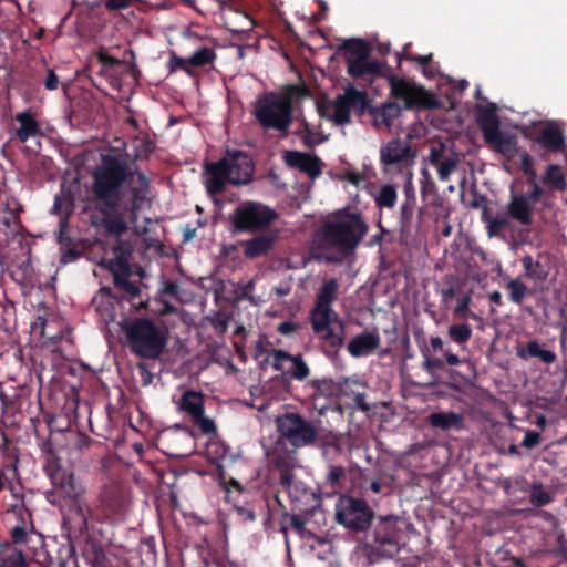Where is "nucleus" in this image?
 <instances>
[{"label": "nucleus", "mask_w": 567, "mask_h": 567, "mask_svg": "<svg viewBox=\"0 0 567 567\" xmlns=\"http://www.w3.org/2000/svg\"><path fill=\"white\" fill-rule=\"evenodd\" d=\"M106 10L121 11L132 7L135 0H102Z\"/></svg>", "instance_id": "obj_42"}, {"label": "nucleus", "mask_w": 567, "mask_h": 567, "mask_svg": "<svg viewBox=\"0 0 567 567\" xmlns=\"http://www.w3.org/2000/svg\"><path fill=\"white\" fill-rule=\"evenodd\" d=\"M543 183L554 189L565 192L567 182L563 168L559 165L550 164L543 176Z\"/></svg>", "instance_id": "obj_28"}, {"label": "nucleus", "mask_w": 567, "mask_h": 567, "mask_svg": "<svg viewBox=\"0 0 567 567\" xmlns=\"http://www.w3.org/2000/svg\"><path fill=\"white\" fill-rule=\"evenodd\" d=\"M522 264H523V267L526 271V275L529 277V278H540L539 275H537V272L535 271L534 269V266H539V262H534V259L532 256H525L523 259H522Z\"/></svg>", "instance_id": "obj_43"}, {"label": "nucleus", "mask_w": 567, "mask_h": 567, "mask_svg": "<svg viewBox=\"0 0 567 567\" xmlns=\"http://www.w3.org/2000/svg\"><path fill=\"white\" fill-rule=\"evenodd\" d=\"M470 305H471V296L466 295L458 301V303L455 308V312L458 315H462V316L466 315L470 310Z\"/></svg>", "instance_id": "obj_50"}, {"label": "nucleus", "mask_w": 567, "mask_h": 567, "mask_svg": "<svg viewBox=\"0 0 567 567\" xmlns=\"http://www.w3.org/2000/svg\"><path fill=\"white\" fill-rule=\"evenodd\" d=\"M298 135L301 138L302 143L308 147H313L315 145H318L323 141V138L320 137V134L317 131H315L306 121H302L300 123Z\"/></svg>", "instance_id": "obj_33"}, {"label": "nucleus", "mask_w": 567, "mask_h": 567, "mask_svg": "<svg viewBox=\"0 0 567 567\" xmlns=\"http://www.w3.org/2000/svg\"><path fill=\"white\" fill-rule=\"evenodd\" d=\"M368 103V95L353 86L348 87L342 95H339L333 105V117L338 124H346L350 121L351 109L360 106L364 109Z\"/></svg>", "instance_id": "obj_14"}, {"label": "nucleus", "mask_w": 567, "mask_h": 567, "mask_svg": "<svg viewBox=\"0 0 567 567\" xmlns=\"http://www.w3.org/2000/svg\"><path fill=\"white\" fill-rule=\"evenodd\" d=\"M488 299L491 302L496 305H502V295L499 291H493L488 295Z\"/></svg>", "instance_id": "obj_60"}, {"label": "nucleus", "mask_w": 567, "mask_h": 567, "mask_svg": "<svg viewBox=\"0 0 567 567\" xmlns=\"http://www.w3.org/2000/svg\"><path fill=\"white\" fill-rule=\"evenodd\" d=\"M449 337L457 344L466 343L472 337V328L468 323H457L449 327Z\"/></svg>", "instance_id": "obj_32"}, {"label": "nucleus", "mask_w": 567, "mask_h": 567, "mask_svg": "<svg viewBox=\"0 0 567 567\" xmlns=\"http://www.w3.org/2000/svg\"><path fill=\"white\" fill-rule=\"evenodd\" d=\"M290 524L298 532H301L305 527V520L297 515L291 517Z\"/></svg>", "instance_id": "obj_54"}, {"label": "nucleus", "mask_w": 567, "mask_h": 567, "mask_svg": "<svg viewBox=\"0 0 567 567\" xmlns=\"http://www.w3.org/2000/svg\"><path fill=\"white\" fill-rule=\"evenodd\" d=\"M185 4H187L188 7L195 9L196 11H198L199 13H204V11L202 10V8L198 6V0H182Z\"/></svg>", "instance_id": "obj_61"}, {"label": "nucleus", "mask_w": 567, "mask_h": 567, "mask_svg": "<svg viewBox=\"0 0 567 567\" xmlns=\"http://www.w3.org/2000/svg\"><path fill=\"white\" fill-rule=\"evenodd\" d=\"M396 197L398 196L395 187L393 185L388 184L381 187L375 198V203L380 208H392L396 203Z\"/></svg>", "instance_id": "obj_35"}, {"label": "nucleus", "mask_w": 567, "mask_h": 567, "mask_svg": "<svg viewBox=\"0 0 567 567\" xmlns=\"http://www.w3.org/2000/svg\"><path fill=\"white\" fill-rule=\"evenodd\" d=\"M336 518L347 528L365 530L372 523L373 512L365 501L341 495L336 505Z\"/></svg>", "instance_id": "obj_11"}, {"label": "nucleus", "mask_w": 567, "mask_h": 567, "mask_svg": "<svg viewBox=\"0 0 567 567\" xmlns=\"http://www.w3.org/2000/svg\"><path fill=\"white\" fill-rule=\"evenodd\" d=\"M540 442V434L537 433V432H534V431H528L525 436H524V440L522 442V445L526 449H533L535 447L536 445H538Z\"/></svg>", "instance_id": "obj_44"}, {"label": "nucleus", "mask_w": 567, "mask_h": 567, "mask_svg": "<svg viewBox=\"0 0 567 567\" xmlns=\"http://www.w3.org/2000/svg\"><path fill=\"white\" fill-rule=\"evenodd\" d=\"M424 368L432 372L434 370H442L444 368V361L437 358H427L424 361Z\"/></svg>", "instance_id": "obj_48"}, {"label": "nucleus", "mask_w": 567, "mask_h": 567, "mask_svg": "<svg viewBox=\"0 0 567 567\" xmlns=\"http://www.w3.org/2000/svg\"><path fill=\"white\" fill-rule=\"evenodd\" d=\"M339 282L336 278L323 280L316 295L311 311H332V303L338 298Z\"/></svg>", "instance_id": "obj_23"}, {"label": "nucleus", "mask_w": 567, "mask_h": 567, "mask_svg": "<svg viewBox=\"0 0 567 567\" xmlns=\"http://www.w3.org/2000/svg\"><path fill=\"white\" fill-rule=\"evenodd\" d=\"M478 125L484 141L492 150L502 154L507 159H512L518 154L516 136L502 132L499 130V121L495 116L482 118Z\"/></svg>", "instance_id": "obj_12"}, {"label": "nucleus", "mask_w": 567, "mask_h": 567, "mask_svg": "<svg viewBox=\"0 0 567 567\" xmlns=\"http://www.w3.org/2000/svg\"><path fill=\"white\" fill-rule=\"evenodd\" d=\"M44 85L50 91H53V90L58 89V86H59V78H58V75L55 74V72L53 70H49L48 71Z\"/></svg>", "instance_id": "obj_49"}, {"label": "nucleus", "mask_w": 567, "mask_h": 567, "mask_svg": "<svg viewBox=\"0 0 567 567\" xmlns=\"http://www.w3.org/2000/svg\"><path fill=\"white\" fill-rule=\"evenodd\" d=\"M14 120L19 125L14 130V137L20 143H25L30 138L42 135L41 125L32 110L17 113Z\"/></svg>", "instance_id": "obj_19"}, {"label": "nucleus", "mask_w": 567, "mask_h": 567, "mask_svg": "<svg viewBox=\"0 0 567 567\" xmlns=\"http://www.w3.org/2000/svg\"><path fill=\"white\" fill-rule=\"evenodd\" d=\"M536 142L550 152H561L566 146L564 132L555 123H548L539 132Z\"/></svg>", "instance_id": "obj_22"}, {"label": "nucleus", "mask_w": 567, "mask_h": 567, "mask_svg": "<svg viewBox=\"0 0 567 567\" xmlns=\"http://www.w3.org/2000/svg\"><path fill=\"white\" fill-rule=\"evenodd\" d=\"M99 60L103 63V64H109V65H113V64H116L118 61L109 55V54H105V53H100L99 55Z\"/></svg>", "instance_id": "obj_56"}, {"label": "nucleus", "mask_w": 567, "mask_h": 567, "mask_svg": "<svg viewBox=\"0 0 567 567\" xmlns=\"http://www.w3.org/2000/svg\"><path fill=\"white\" fill-rule=\"evenodd\" d=\"M553 501L551 494L542 483H533L530 486L529 502L535 507H542Z\"/></svg>", "instance_id": "obj_31"}, {"label": "nucleus", "mask_w": 567, "mask_h": 567, "mask_svg": "<svg viewBox=\"0 0 567 567\" xmlns=\"http://www.w3.org/2000/svg\"><path fill=\"white\" fill-rule=\"evenodd\" d=\"M310 323L315 334L324 347L338 351L344 343V322L334 311H310Z\"/></svg>", "instance_id": "obj_9"}, {"label": "nucleus", "mask_w": 567, "mask_h": 567, "mask_svg": "<svg viewBox=\"0 0 567 567\" xmlns=\"http://www.w3.org/2000/svg\"><path fill=\"white\" fill-rule=\"evenodd\" d=\"M454 165L449 162H441L437 166V174L440 179L446 181L450 177L451 172L453 171Z\"/></svg>", "instance_id": "obj_47"}, {"label": "nucleus", "mask_w": 567, "mask_h": 567, "mask_svg": "<svg viewBox=\"0 0 567 567\" xmlns=\"http://www.w3.org/2000/svg\"><path fill=\"white\" fill-rule=\"evenodd\" d=\"M279 439L295 449L315 444L319 437L316 422L305 419L296 412H287L276 417Z\"/></svg>", "instance_id": "obj_6"}, {"label": "nucleus", "mask_w": 567, "mask_h": 567, "mask_svg": "<svg viewBox=\"0 0 567 567\" xmlns=\"http://www.w3.org/2000/svg\"><path fill=\"white\" fill-rule=\"evenodd\" d=\"M507 215L523 226H529L533 221L534 207L529 198L523 194H514L506 206Z\"/></svg>", "instance_id": "obj_21"}, {"label": "nucleus", "mask_w": 567, "mask_h": 567, "mask_svg": "<svg viewBox=\"0 0 567 567\" xmlns=\"http://www.w3.org/2000/svg\"><path fill=\"white\" fill-rule=\"evenodd\" d=\"M255 173L252 159L238 150H227L225 155L215 162L204 165L205 186L209 194L218 195L225 192L227 185H248Z\"/></svg>", "instance_id": "obj_3"}, {"label": "nucleus", "mask_w": 567, "mask_h": 567, "mask_svg": "<svg viewBox=\"0 0 567 567\" xmlns=\"http://www.w3.org/2000/svg\"><path fill=\"white\" fill-rule=\"evenodd\" d=\"M381 343V338L377 329L364 331L353 337L347 346L348 352L353 358L367 357L374 352Z\"/></svg>", "instance_id": "obj_18"}, {"label": "nucleus", "mask_w": 567, "mask_h": 567, "mask_svg": "<svg viewBox=\"0 0 567 567\" xmlns=\"http://www.w3.org/2000/svg\"><path fill=\"white\" fill-rule=\"evenodd\" d=\"M75 444L79 449L87 447L90 445V439L86 435L79 433L76 435Z\"/></svg>", "instance_id": "obj_55"}, {"label": "nucleus", "mask_w": 567, "mask_h": 567, "mask_svg": "<svg viewBox=\"0 0 567 567\" xmlns=\"http://www.w3.org/2000/svg\"><path fill=\"white\" fill-rule=\"evenodd\" d=\"M120 287L123 291L130 295L132 298L138 296L141 293V289L134 282L124 280L120 284Z\"/></svg>", "instance_id": "obj_45"}, {"label": "nucleus", "mask_w": 567, "mask_h": 567, "mask_svg": "<svg viewBox=\"0 0 567 567\" xmlns=\"http://www.w3.org/2000/svg\"><path fill=\"white\" fill-rule=\"evenodd\" d=\"M543 190L539 187L537 183H533V188L528 195H526L527 198H529V203H536L542 197Z\"/></svg>", "instance_id": "obj_52"}, {"label": "nucleus", "mask_w": 567, "mask_h": 567, "mask_svg": "<svg viewBox=\"0 0 567 567\" xmlns=\"http://www.w3.org/2000/svg\"><path fill=\"white\" fill-rule=\"evenodd\" d=\"M509 298L513 302L519 305L527 296V287L520 279H511L507 282Z\"/></svg>", "instance_id": "obj_37"}, {"label": "nucleus", "mask_w": 567, "mask_h": 567, "mask_svg": "<svg viewBox=\"0 0 567 567\" xmlns=\"http://www.w3.org/2000/svg\"><path fill=\"white\" fill-rule=\"evenodd\" d=\"M410 60L419 63L422 66H425L430 63L431 55H416V56H412Z\"/></svg>", "instance_id": "obj_57"}, {"label": "nucleus", "mask_w": 567, "mask_h": 567, "mask_svg": "<svg viewBox=\"0 0 567 567\" xmlns=\"http://www.w3.org/2000/svg\"><path fill=\"white\" fill-rule=\"evenodd\" d=\"M269 357L272 358V367L277 371L284 370V363L286 361H290L292 363L291 369L288 371L291 378L302 381L309 375V368L307 363L303 361L301 354L291 355L284 350H272L269 353Z\"/></svg>", "instance_id": "obj_17"}, {"label": "nucleus", "mask_w": 567, "mask_h": 567, "mask_svg": "<svg viewBox=\"0 0 567 567\" xmlns=\"http://www.w3.org/2000/svg\"><path fill=\"white\" fill-rule=\"evenodd\" d=\"M520 156V167L523 173L528 176L530 179L535 181L536 171L534 168V161L532 156L526 152L519 153Z\"/></svg>", "instance_id": "obj_40"}, {"label": "nucleus", "mask_w": 567, "mask_h": 567, "mask_svg": "<svg viewBox=\"0 0 567 567\" xmlns=\"http://www.w3.org/2000/svg\"><path fill=\"white\" fill-rule=\"evenodd\" d=\"M369 226L360 213L338 209L324 217L312 238V251L328 261L340 260L352 252L368 234Z\"/></svg>", "instance_id": "obj_2"}, {"label": "nucleus", "mask_w": 567, "mask_h": 567, "mask_svg": "<svg viewBox=\"0 0 567 567\" xmlns=\"http://www.w3.org/2000/svg\"><path fill=\"white\" fill-rule=\"evenodd\" d=\"M278 218L271 207L259 202H244L230 215V223L235 231L257 233L267 229Z\"/></svg>", "instance_id": "obj_7"}, {"label": "nucleus", "mask_w": 567, "mask_h": 567, "mask_svg": "<svg viewBox=\"0 0 567 567\" xmlns=\"http://www.w3.org/2000/svg\"><path fill=\"white\" fill-rule=\"evenodd\" d=\"M92 193L103 205L90 215L93 227H102L110 236L121 237L138 210L147 202L150 181L144 173L132 169L124 150L109 147L100 154L92 171Z\"/></svg>", "instance_id": "obj_1"}, {"label": "nucleus", "mask_w": 567, "mask_h": 567, "mask_svg": "<svg viewBox=\"0 0 567 567\" xmlns=\"http://www.w3.org/2000/svg\"><path fill=\"white\" fill-rule=\"evenodd\" d=\"M123 330L131 351L140 358L158 359L166 348L167 332L150 319H134Z\"/></svg>", "instance_id": "obj_4"}, {"label": "nucleus", "mask_w": 567, "mask_h": 567, "mask_svg": "<svg viewBox=\"0 0 567 567\" xmlns=\"http://www.w3.org/2000/svg\"><path fill=\"white\" fill-rule=\"evenodd\" d=\"M507 215H496L486 218L487 229L489 235H499L511 229V220Z\"/></svg>", "instance_id": "obj_34"}, {"label": "nucleus", "mask_w": 567, "mask_h": 567, "mask_svg": "<svg viewBox=\"0 0 567 567\" xmlns=\"http://www.w3.org/2000/svg\"><path fill=\"white\" fill-rule=\"evenodd\" d=\"M252 115L264 130H275L286 136L292 122V103L288 95L268 93L259 96Z\"/></svg>", "instance_id": "obj_5"}, {"label": "nucleus", "mask_w": 567, "mask_h": 567, "mask_svg": "<svg viewBox=\"0 0 567 567\" xmlns=\"http://www.w3.org/2000/svg\"><path fill=\"white\" fill-rule=\"evenodd\" d=\"M347 72L353 78H360L363 75H374L380 72L379 64L372 61L368 55L362 59L348 61Z\"/></svg>", "instance_id": "obj_27"}, {"label": "nucleus", "mask_w": 567, "mask_h": 567, "mask_svg": "<svg viewBox=\"0 0 567 567\" xmlns=\"http://www.w3.org/2000/svg\"><path fill=\"white\" fill-rule=\"evenodd\" d=\"M430 344L434 351L443 349V340L440 337H432L430 339Z\"/></svg>", "instance_id": "obj_58"}, {"label": "nucleus", "mask_w": 567, "mask_h": 567, "mask_svg": "<svg viewBox=\"0 0 567 567\" xmlns=\"http://www.w3.org/2000/svg\"><path fill=\"white\" fill-rule=\"evenodd\" d=\"M326 381L324 380H313L311 382L312 386L316 388V389H320L322 384H324Z\"/></svg>", "instance_id": "obj_64"}, {"label": "nucleus", "mask_w": 567, "mask_h": 567, "mask_svg": "<svg viewBox=\"0 0 567 567\" xmlns=\"http://www.w3.org/2000/svg\"><path fill=\"white\" fill-rule=\"evenodd\" d=\"M389 84L392 97L402 102L405 109L431 110L440 105L433 93L411 80L393 75Z\"/></svg>", "instance_id": "obj_8"}, {"label": "nucleus", "mask_w": 567, "mask_h": 567, "mask_svg": "<svg viewBox=\"0 0 567 567\" xmlns=\"http://www.w3.org/2000/svg\"><path fill=\"white\" fill-rule=\"evenodd\" d=\"M284 159L288 166L298 168L310 178H317L322 173V162L316 155L298 151H287Z\"/></svg>", "instance_id": "obj_16"}, {"label": "nucleus", "mask_w": 567, "mask_h": 567, "mask_svg": "<svg viewBox=\"0 0 567 567\" xmlns=\"http://www.w3.org/2000/svg\"><path fill=\"white\" fill-rule=\"evenodd\" d=\"M167 66H168L169 73H174L177 70H182L189 76H194V74H195L194 70L190 66V62H188V58L185 59V58L178 56L175 53L171 54Z\"/></svg>", "instance_id": "obj_38"}, {"label": "nucleus", "mask_w": 567, "mask_h": 567, "mask_svg": "<svg viewBox=\"0 0 567 567\" xmlns=\"http://www.w3.org/2000/svg\"><path fill=\"white\" fill-rule=\"evenodd\" d=\"M166 292L169 293V295H175L176 290H177V286L174 285V284H168L166 286Z\"/></svg>", "instance_id": "obj_63"}, {"label": "nucleus", "mask_w": 567, "mask_h": 567, "mask_svg": "<svg viewBox=\"0 0 567 567\" xmlns=\"http://www.w3.org/2000/svg\"><path fill=\"white\" fill-rule=\"evenodd\" d=\"M370 488L374 493H380L381 492V484L379 482L374 481V482L371 483Z\"/></svg>", "instance_id": "obj_62"}, {"label": "nucleus", "mask_w": 567, "mask_h": 567, "mask_svg": "<svg viewBox=\"0 0 567 567\" xmlns=\"http://www.w3.org/2000/svg\"><path fill=\"white\" fill-rule=\"evenodd\" d=\"M413 157L410 147L399 140L389 142L380 151L381 163L385 166L399 165L409 168L413 164Z\"/></svg>", "instance_id": "obj_15"}, {"label": "nucleus", "mask_w": 567, "mask_h": 567, "mask_svg": "<svg viewBox=\"0 0 567 567\" xmlns=\"http://www.w3.org/2000/svg\"><path fill=\"white\" fill-rule=\"evenodd\" d=\"M11 539L14 544H24L28 539V529L24 522L14 526L10 532Z\"/></svg>", "instance_id": "obj_41"}, {"label": "nucleus", "mask_w": 567, "mask_h": 567, "mask_svg": "<svg viewBox=\"0 0 567 567\" xmlns=\"http://www.w3.org/2000/svg\"><path fill=\"white\" fill-rule=\"evenodd\" d=\"M445 360L446 363L452 367L457 365L461 362L460 358L456 354L450 352L445 353Z\"/></svg>", "instance_id": "obj_59"}, {"label": "nucleus", "mask_w": 567, "mask_h": 567, "mask_svg": "<svg viewBox=\"0 0 567 567\" xmlns=\"http://www.w3.org/2000/svg\"><path fill=\"white\" fill-rule=\"evenodd\" d=\"M274 239L270 236H257L243 243L244 255L248 259H255L266 255L272 247Z\"/></svg>", "instance_id": "obj_26"}, {"label": "nucleus", "mask_w": 567, "mask_h": 567, "mask_svg": "<svg viewBox=\"0 0 567 567\" xmlns=\"http://www.w3.org/2000/svg\"><path fill=\"white\" fill-rule=\"evenodd\" d=\"M217 59L216 51L213 48L202 47L197 49L189 58L190 66L203 68L206 65H213Z\"/></svg>", "instance_id": "obj_29"}, {"label": "nucleus", "mask_w": 567, "mask_h": 567, "mask_svg": "<svg viewBox=\"0 0 567 567\" xmlns=\"http://www.w3.org/2000/svg\"><path fill=\"white\" fill-rule=\"evenodd\" d=\"M369 51L360 41H349L344 44V60L348 61L362 59Z\"/></svg>", "instance_id": "obj_36"}, {"label": "nucleus", "mask_w": 567, "mask_h": 567, "mask_svg": "<svg viewBox=\"0 0 567 567\" xmlns=\"http://www.w3.org/2000/svg\"><path fill=\"white\" fill-rule=\"evenodd\" d=\"M174 402L176 410L187 417L203 434H216L215 422L205 415V394L203 392L186 389L179 399Z\"/></svg>", "instance_id": "obj_10"}, {"label": "nucleus", "mask_w": 567, "mask_h": 567, "mask_svg": "<svg viewBox=\"0 0 567 567\" xmlns=\"http://www.w3.org/2000/svg\"><path fill=\"white\" fill-rule=\"evenodd\" d=\"M298 329V324L291 320L284 321L278 326V331L282 334H290Z\"/></svg>", "instance_id": "obj_51"}, {"label": "nucleus", "mask_w": 567, "mask_h": 567, "mask_svg": "<svg viewBox=\"0 0 567 567\" xmlns=\"http://www.w3.org/2000/svg\"><path fill=\"white\" fill-rule=\"evenodd\" d=\"M354 402L362 411H369L370 406L365 402V395L363 393L355 394Z\"/></svg>", "instance_id": "obj_53"}, {"label": "nucleus", "mask_w": 567, "mask_h": 567, "mask_svg": "<svg viewBox=\"0 0 567 567\" xmlns=\"http://www.w3.org/2000/svg\"><path fill=\"white\" fill-rule=\"evenodd\" d=\"M220 9L224 25L230 32L243 33L252 28L254 22L246 12L236 9L230 3H223Z\"/></svg>", "instance_id": "obj_20"}, {"label": "nucleus", "mask_w": 567, "mask_h": 567, "mask_svg": "<svg viewBox=\"0 0 567 567\" xmlns=\"http://www.w3.org/2000/svg\"><path fill=\"white\" fill-rule=\"evenodd\" d=\"M1 567H28L22 550L8 547L0 558Z\"/></svg>", "instance_id": "obj_30"}, {"label": "nucleus", "mask_w": 567, "mask_h": 567, "mask_svg": "<svg viewBox=\"0 0 567 567\" xmlns=\"http://www.w3.org/2000/svg\"><path fill=\"white\" fill-rule=\"evenodd\" d=\"M429 423L434 429L447 431L451 429H464V419L455 412H434L429 416Z\"/></svg>", "instance_id": "obj_25"}, {"label": "nucleus", "mask_w": 567, "mask_h": 567, "mask_svg": "<svg viewBox=\"0 0 567 567\" xmlns=\"http://www.w3.org/2000/svg\"><path fill=\"white\" fill-rule=\"evenodd\" d=\"M90 564L92 567H113L106 553L101 546H93Z\"/></svg>", "instance_id": "obj_39"}, {"label": "nucleus", "mask_w": 567, "mask_h": 567, "mask_svg": "<svg viewBox=\"0 0 567 567\" xmlns=\"http://www.w3.org/2000/svg\"><path fill=\"white\" fill-rule=\"evenodd\" d=\"M44 472L55 488L62 491L70 498L79 496L80 492L75 483L74 473L65 470L61 464L60 457L51 451L47 456Z\"/></svg>", "instance_id": "obj_13"}, {"label": "nucleus", "mask_w": 567, "mask_h": 567, "mask_svg": "<svg viewBox=\"0 0 567 567\" xmlns=\"http://www.w3.org/2000/svg\"><path fill=\"white\" fill-rule=\"evenodd\" d=\"M344 476V470L341 466L331 467L328 474V481L330 484L334 485L339 483V481Z\"/></svg>", "instance_id": "obj_46"}, {"label": "nucleus", "mask_w": 567, "mask_h": 567, "mask_svg": "<svg viewBox=\"0 0 567 567\" xmlns=\"http://www.w3.org/2000/svg\"><path fill=\"white\" fill-rule=\"evenodd\" d=\"M516 355L524 361L538 358L542 362L547 364L555 362L557 359L555 352L543 349L537 340H532L526 344H518L516 347Z\"/></svg>", "instance_id": "obj_24"}]
</instances>
